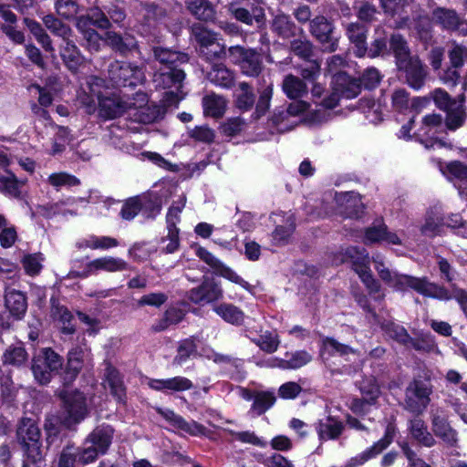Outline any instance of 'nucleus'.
Wrapping results in <instances>:
<instances>
[{
	"instance_id": "f257e3e1",
	"label": "nucleus",
	"mask_w": 467,
	"mask_h": 467,
	"mask_svg": "<svg viewBox=\"0 0 467 467\" xmlns=\"http://www.w3.org/2000/svg\"><path fill=\"white\" fill-rule=\"evenodd\" d=\"M373 262L375 264V269L380 279L395 290L405 291L408 288H411L422 296L440 300H450L454 298L467 317L466 291L460 288H453L452 295H451L446 288L429 282L427 278H418L411 275H399L395 272H391L385 266L379 256L374 257Z\"/></svg>"
},
{
	"instance_id": "f03ea898",
	"label": "nucleus",
	"mask_w": 467,
	"mask_h": 467,
	"mask_svg": "<svg viewBox=\"0 0 467 467\" xmlns=\"http://www.w3.org/2000/svg\"><path fill=\"white\" fill-rule=\"evenodd\" d=\"M380 81L379 72L376 68L367 69L361 78V83L350 78L346 73L340 72L333 77L332 80V94L323 101V108L333 109L339 101L340 98L354 99L360 90L361 84L366 88H375Z\"/></svg>"
},
{
	"instance_id": "7ed1b4c3",
	"label": "nucleus",
	"mask_w": 467,
	"mask_h": 467,
	"mask_svg": "<svg viewBox=\"0 0 467 467\" xmlns=\"http://www.w3.org/2000/svg\"><path fill=\"white\" fill-rule=\"evenodd\" d=\"M42 433L36 420L22 417L16 424V438L23 451V460L46 459L48 448L43 446Z\"/></svg>"
},
{
	"instance_id": "20e7f679",
	"label": "nucleus",
	"mask_w": 467,
	"mask_h": 467,
	"mask_svg": "<svg viewBox=\"0 0 467 467\" xmlns=\"http://www.w3.org/2000/svg\"><path fill=\"white\" fill-rule=\"evenodd\" d=\"M185 72L180 67H160L153 75V83L158 89H168L162 97L165 107L177 106L182 100L185 94L182 92V82Z\"/></svg>"
},
{
	"instance_id": "39448f33",
	"label": "nucleus",
	"mask_w": 467,
	"mask_h": 467,
	"mask_svg": "<svg viewBox=\"0 0 467 467\" xmlns=\"http://www.w3.org/2000/svg\"><path fill=\"white\" fill-rule=\"evenodd\" d=\"M115 434L109 424L98 425L85 439L84 446L80 447L79 463L88 465L95 462L99 456L108 453Z\"/></svg>"
},
{
	"instance_id": "423d86ee",
	"label": "nucleus",
	"mask_w": 467,
	"mask_h": 467,
	"mask_svg": "<svg viewBox=\"0 0 467 467\" xmlns=\"http://www.w3.org/2000/svg\"><path fill=\"white\" fill-rule=\"evenodd\" d=\"M63 363V358L51 348L40 349L31 360L34 379L41 386L48 385L53 377L62 368Z\"/></svg>"
},
{
	"instance_id": "0eeeda50",
	"label": "nucleus",
	"mask_w": 467,
	"mask_h": 467,
	"mask_svg": "<svg viewBox=\"0 0 467 467\" xmlns=\"http://www.w3.org/2000/svg\"><path fill=\"white\" fill-rule=\"evenodd\" d=\"M344 261L350 263L351 268L359 276L370 294H379L376 299L382 300L385 296L380 293V285L373 277L370 270V261L367 251L352 246L346 250Z\"/></svg>"
},
{
	"instance_id": "6e6552de",
	"label": "nucleus",
	"mask_w": 467,
	"mask_h": 467,
	"mask_svg": "<svg viewBox=\"0 0 467 467\" xmlns=\"http://www.w3.org/2000/svg\"><path fill=\"white\" fill-rule=\"evenodd\" d=\"M108 80L116 88L136 87L144 82L145 75L135 64L115 60L109 66Z\"/></svg>"
},
{
	"instance_id": "1a4fd4ad",
	"label": "nucleus",
	"mask_w": 467,
	"mask_h": 467,
	"mask_svg": "<svg viewBox=\"0 0 467 467\" xmlns=\"http://www.w3.org/2000/svg\"><path fill=\"white\" fill-rule=\"evenodd\" d=\"M432 386L427 379H413L407 387L405 408L415 414H421L431 402Z\"/></svg>"
},
{
	"instance_id": "9d476101",
	"label": "nucleus",
	"mask_w": 467,
	"mask_h": 467,
	"mask_svg": "<svg viewBox=\"0 0 467 467\" xmlns=\"http://www.w3.org/2000/svg\"><path fill=\"white\" fill-rule=\"evenodd\" d=\"M229 14L237 21L258 28L265 25V13L263 7L252 5L249 0H232L227 5Z\"/></svg>"
},
{
	"instance_id": "9b49d317",
	"label": "nucleus",
	"mask_w": 467,
	"mask_h": 467,
	"mask_svg": "<svg viewBox=\"0 0 467 467\" xmlns=\"http://www.w3.org/2000/svg\"><path fill=\"white\" fill-rule=\"evenodd\" d=\"M228 52L233 62L239 65L243 74L248 77H257L262 72L263 58L255 49L234 46L229 47Z\"/></svg>"
},
{
	"instance_id": "f8f14e48",
	"label": "nucleus",
	"mask_w": 467,
	"mask_h": 467,
	"mask_svg": "<svg viewBox=\"0 0 467 467\" xmlns=\"http://www.w3.org/2000/svg\"><path fill=\"white\" fill-rule=\"evenodd\" d=\"M223 297V291L214 278L203 276L200 285L187 293V298L193 304L204 305L219 301Z\"/></svg>"
},
{
	"instance_id": "ddd939ff",
	"label": "nucleus",
	"mask_w": 467,
	"mask_h": 467,
	"mask_svg": "<svg viewBox=\"0 0 467 467\" xmlns=\"http://www.w3.org/2000/svg\"><path fill=\"white\" fill-rule=\"evenodd\" d=\"M60 398L64 403V409L67 414L68 420L72 423H78L88 414L86 397L78 390L62 391Z\"/></svg>"
},
{
	"instance_id": "4468645a",
	"label": "nucleus",
	"mask_w": 467,
	"mask_h": 467,
	"mask_svg": "<svg viewBox=\"0 0 467 467\" xmlns=\"http://www.w3.org/2000/svg\"><path fill=\"white\" fill-rule=\"evenodd\" d=\"M197 255L213 270L214 275L237 284L244 289H249L250 285L248 282L244 281L232 268L225 265L205 248L200 247L197 250Z\"/></svg>"
},
{
	"instance_id": "2eb2a0df",
	"label": "nucleus",
	"mask_w": 467,
	"mask_h": 467,
	"mask_svg": "<svg viewBox=\"0 0 467 467\" xmlns=\"http://www.w3.org/2000/svg\"><path fill=\"white\" fill-rule=\"evenodd\" d=\"M360 391L363 394L362 400H353L350 405L351 410L358 415L366 414L369 408L376 402L380 394L379 387L374 379H364L360 383Z\"/></svg>"
},
{
	"instance_id": "dca6fc26",
	"label": "nucleus",
	"mask_w": 467,
	"mask_h": 467,
	"mask_svg": "<svg viewBox=\"0 0 467 467\" xmlns=\"http://www.w3.org/2000/svg\"><path fill=\"white\" fill-rule=\"evenodd\" d=\"M104 41L112 51L123 57L139 49L136 37L130 33L120 34L116 31H107L104 35Z\"/></svg>"
},
{
	"instance_id": "f3484780",
	"label": "nucleus",
	"mask_w": 467,
	"mask_h": 467,
	"mask_svg": "<svg viewBox=\"0 0 467 467\" xmlns=\"http://www.w3.org/2000/svg\"><path fill=\"white\" fill-rule=\"evenodd\" d=\"M432 16L442 28L467 35V20L461 18L454 10L439 7L433 11Z\"/></svg>"
},
{
	"instance_id": "a211bd4d",
	"label": "nucleus",
	"mask_w": 467,
	"mask_h": 467,
	"mask_svg": "<svg viewBox=\"0 0 467 467\" xmlns=\"http://www.w3.org/2000/svg\"><path fill=\"white\" fill-rule=\"evenodd\" d=\"M394 435L395 427L392 424H389L386 428L384 437L366 451L350 459L348 465L349 467H357L364 464L369 459L376 457L392 442Z\"/></svg>"
},
{
	"instance_id": "6ab92c4d",
	"label": "nucleus",
	"mask_w": 467,
	"mask_h": 467,
	"mask_svg": "<svg viewBox=\"0 0 467 467\" xmlns=\"http://www.w3.org/2000/svg\"><path fill=\"white\" fill-rule=\"evenodd\" d=\"M405 74L406 81L414 89H420L426 78V70L418 57H409L397 64Z\"/></svg>"
},
{
	"instance_id": "aec40b11",
	"label": "nucleus",
	"mask_w": 467,
	"mask_h": 467,
	"mask_svg": "<svg viewBox=\"0 0 467 467\" xmlns=\"http://www.w3.org/2000/svg\"><path fill=\"white\" fill-rule=\"evenodd\" d=\"M431 429L433 433L445 443L452 446L457 442V431L451 427L441 410H432Z\"/></svg>"
},
{
	"instance_id": "412c9836",
	"label": "nucleus",
	"mask_w": 467,
	"mask_h": 467,
	"mask_svg": "<svg viewBox=\"0 0 467 467\" xmlns=\"http://www.w3.org/2000/svg\"><path fill=\"white\" fill-rule=\"evenodd\" d=\"M85 354V350L78 346L68 351L66 368L62 375L64 385H68L77 379L83 368Z\"/></svg>"
},
{
	"instance_id": "4be33fe9",
	"label": "nucleus",
	"mask_w": 467,
	"mask_h": 467,
	"mask_svg": "<svg viewBox=\"0 0 467 467\" xmlns=\"http://www.w3.org/2000/svg\"><path fill=\"white\" fill-rule=\"evenodd\" d=\"M185 8L190 15L201 22L214 23L216 8L209 0H185Z\"/></svg>"
},
{
	"instance_id": "5701e85b",
	"label": "nucleus",
	"mask_w": 467,
	"mask_h": 467,
	"mask_svg": "<svg viewBox=\"0 0 467 467\" xmlns=\"http://www.w3.org/2000/svg\"><path fill=\"white\" fill-rule=\"evenodd\" d=\"M3 366L22 368L27 366L29 354L23 343L8 346L1 356Z\"/></svg>"
},
{
	"instance_id": "b1692460",
	"label": "nucleus",
	"mask_w": 467,
	"mask_h": 467,
	"mask_svg": "<svg viewBox=\"0 0 467 467\" xmlns=\"http://www.w3.org/2000/svg\"><path fill=\"white\" fill-rule=\"evenodd\" d=\"M87 269L93 274L99 271L117 273L129 270L130 265L122 258L108 255L90 261L87 265Z\"/></svg>"
},
{
	"instance_id": "393cba45",
	"label": "nucleus",
	"mask_w": 467,
	"mask_h": 467,
	"mask_svg": "<svg viewBox=\"0 0 467 467\" xmlns=\"http://www.w3.org/2000/svg\"><path fill=\"white\" fill-rule=\"evenodd\" d=\"M148 385L150 389L157 391H185L192 389V382L184 377L177 376L165 379H150Z\"/></svg>"
},
{
	"instance_id": "a878e982",
	"label": "nucleus",
	"mask_w": 467,
	"mask_h": 467,
	"mask_svg": "<svg viewBox=\"0 0 467 467\" xmlns=\"http://www.w3.org/2000/svg\"><path fill=\"white\" fill-rule=\"evenodd\" d=\"M5 306L16 320L24 317L27 309V299L21 291L11 289L5 294Z\"/></svg>"
},
{
	"instance_id": "bb28decb",
	"label": "nucleus",
	"mask_w": 467,
	"mask_h": 467,
	"mask_svg": "<svg viewBox=\"0 0 467 467\" xmlns=\"http://www.w3.org/2000/svg\"><path fill=\"white\" fill-rule=\"evenodd\" d=\"M153 56L155 60L161 64V67H181L182 64L187 63L189 60L187 54L177 52L162 47H153Z\"/></svg>"
},
{
	"instance_id": "cd10ccee",
	"label": "nucleus",
	"mask_w": 467,
	"mask_h": 467,
	"mask_svg": "<svg viewBox=\"0 0 467 467\" xmlns=\"http://www.w3.org/2000/svg\"><path fill=\"white\" fill-rule=\"evenodd\" d=\"M128 110L125 98L105 97L99 101V114L106 119H115Z\"/></svg>"
},
{
	"instance_id": "c85d7f7f",
	"label": "nucleus",
	"mask_w": 467,
	"mask_h": 467,
	"mask_svg": "<svg viewBox=\"0 0 467 467\" xmlns=\"http://www.w3.org/2000/svg\"><path fill=\"white\" fill-rule=\"evenodd\" d=\"M157 412L161 415L172 426L180 429L187 433L196 435L201 432L203 427L194 421L187 422L182 417L177 415L173 410L169 409L157 408Z\"/></svg>"
},
{
	"instance_id": "c756f323",
	"label": "nucleus",
	"mask_w": 467,
	"mask_h": 467,
	"mask_svg": "<svg viewBox=\"0 0 467 467\" xmlns=\"http://www.w3.org/2000/svg\"><path fill=\"white\" fill-rule=\"evenodd\" d=\"M207 79L223 88H230L234 82V73L223 63H215L207 74Z\"/></svg>"
},
{
	"instance_id": "7c9ffc66",
	"label": "nucleus",
	"mask_w": 467,
	"mask_h": 467,
	"mask_svg": "<svg viewBox=\"0 0 467 467\" xmlns=\"http://www.w3.org/2000/svg\"><path fill=\"white\" fill-rule=\"evenodd\" d=\"M382 327L391 338L407 347L411 346L412 348L418 350H430L432 348V345H428L427 348L421 347L418 342H416L410 337V335L407 333L406 329L403 327H400L397 324H384L382 325Z\"/></svg>"
},
{
	"instance_id": "2f4dec72",
	"label": "nucleus",
	"mask_w": 467,
	"mask_h": 467,
	"mask_svg": "<svg viewBox=\"0 0 467 467\" xmlns=\"http://www.w3.org/2000/svg\"><path fill=\"white\" fill-rule=\"evenodd\" d=\"M64 46L60 50L61 58L66 67L72 72H76L78 67L82 64L83 57L75 43L68 38L65 40Z\"/></svg>"
},
{
	"instance_id": "473e14b6",
	"label": "nucleus",
	"mask_w": 467,
	"mask_h": 467,
	"mask_svg": "<svg viewBox=\"0 0 467 467\" xmlns=\"http://www.w3.org/2000/svg\"><path fill=\"white\" fill-rule=\"evenodd\" d=\"M336 201L338 206L343 208V212L349 217L358 216V213L364 208L360 195L353 192L337 194Z\"/></svg>"
},
{
	"instance_id": "72a5a7b5",
	"label": "nucleus",
	"mask_w": 467,
	"mask_h": 467,
	"mask_svg": "<svg viewBox=\"0 0 467 467\" xmlns=\"http://www.w3.org/2000/svg\"><path fill=\"white\" fill-rule=\"evenodd\" d=\"M348 36L351 43L355 45L354 53L357 57H362L367 52L366 47V33L367 28L365 26L358 23H352L348 25Z\"/></svg>"
},
{
	"instance_id": "f704fd0d",
	"label": "nucleus",
	"mask_w": 467,
	"mask_h": 467,
	"mask_svg": "<svg viewBox=\"0 0 467 467\" xmlns=\"http://www.w3.org/2000/svg\"><path fill=\"white\" fill-rule=\"evenodd\" d=\"M213 311L225 322L241 326L244 321L245 315L238 306L233 304L222 303L213 307Z\"/></svg>"
},
{
	"instance_id": "c9c22d12",
	"label": "nucleus",
	"mask_w": 467,
	"mask_h": 467,
	"mask_svg": "<svg viewBox=\"0 0 467 467\" xmlns=\"http://www.w3.org/2000/svg\"><path fill=\"white\" fill-rule=\"evenodd\" d=\"M105 379L111 394L119 401L122 400L126 393L123 380L119 372L110 363H106Z\"/></svg>"
},
{
	"instance_id": "e433bc0d",
	"label": "nucleus",
	"mask_w": 467,
	"mask_h": 467,
	"mask_svg": "<svg viewBox=\"0 0 467 467\" xmlns=\"http://www.w3.org/2000/svg\"><path fill=\"white\" fill-rule=\"evenodd\" d=\"M25 182L19 181L16 176L6 171L5 174L0 175V192L4 194L20 199L22 197L21 188L24 186Z\"/></svg>"
},
{
	"instance_id": "4c0bfd02",
	"label": "nucleus",
	"mask_w": 467,
	"mask_h": 467,
	"mask_svg": "<svg viewBox=\"0 0 467 467\" xmlns=\"http://www.w3.org/2000/svg\"><path fill=\"white\" fill-rule=\"evenodd\" d=\"M282 89L290 99H299L306 93V85L300 78L288 74L282 82Z\"/></svg>"
},
{
	"instance_id": "58836bf2",
	"label": "nucleus",
	"mask_w": 467,
	"mask_h": 467,
	"mask_svg": "<svg viewBox=\"0 0 467 467\" xmlns=\"http://www.w3.org/2000/svg\"><path fill=\"white\" fill-rule=\"evenodd\" d=\"M410 433L413 439L426 447H431L435 444V440L429 432L425 422L420 419L415 418L410 421L409 425Z\"/></svg>"
},
{
	"instance_id": "ea45409f",
	"label": "nucleus",
	"mask_w": 467,
	"mask_h": 467,
	"mask_svg": "<svg viewBox=\"0 0 467 467\" xmlns=\"http://www.w3.org/2000/svg\"><path fill=\"white\" fill-rule=\"evenodd\" d=\"M52 315L62 324V333L67 335L75 333V326L72 324L73 315L66 306L59 305L54 299H52Z\"/></svg>"
},
{
	"instance_id": "a19ab883",
	"label": "nucleus",
	"mask_w": 467,
	"mask_h": 467,
	"mask_svg": "<svg viewBox=\"0 0 467 467\" xmlns=\"http://www.w3.org/2000/svg\"><path fill=\"white\" fill-rule=\"evenodd\" d=\"M272 30L283 38H290L296 36V26L286 15H276L272 21Z\"/></svg>"
},
{
	"instance_id": "79ce46f5",
	"label": "nucleus",
	"mask_w": 467,
	"mask_h": 467,
	"mask_svg": "<svg viewBox=\"0 0 467 467\" xmlns=\"http://www.w3.org/2000/svg\"><path fill=\"white\" fill-rule=\"evenodd\" d=\"M203 112L205 115L220 118L223 115L226 108V101L223 97L212 94L202 99Z\"/></svg>"
},
{
	"instance_id": "37998d69",
	"label": "nucleus",
	"mask_w": 467,
	"mask_h": 467,
	"mask_svg": "<svg viewBox=\"0 0 467 467\" xmlns=\"http://www.w3.org/2000/svg\"><path fill=\"white\" fill-rule=\"evenodd\" d=\"M45 26L54 35L61 37L63 41L72 36V29L54 15H47L43 17Z\"/></svg>"
},
{
	"instance_id": "c03bdc74",
	"label": "nucleus",
	"mask_w": 467,
	"mask_h": 467,
	"mask_svg": "<svg viewBox=\"0 0 467 467\" xmlns=\"http://www.w3.org/2000/svg\"><path fill=\"white\" fill-rule=\"evenodd\" d=\"M295 218L293 214H288L285 224L276 225L275 231L273 232V239L277 245H284L289 242L290 237L292 236L295 231Z\"/></svg>"
},
{
	"instance_id": "a18cd8bd",
	"label": "nucleus",
	"mask_w": 467,
	"mask_h": 467,
	"mask_svg": "<svg viewBox=\"0 0 467 467\" xmlns=\"http://www.w3.org/2000/svg\"><path fill=\"white\" fill-rule=\"evenodd\" d=\"M444 228V219L438 213L427 214L425 223L420 227V232L427 237H434L441 234Z\"/></svg>"
},
{
	"instance_id": "49530a36",
	"label": "nucleus",
	"mask_w": 467,
	"mask_h": 467,
	"mask_svg": "<svg viewBox=\"0 0 467 467\" xmlns=\"http://www.w3.org/2000/svg\"><path fill=\"white\" fill-rule=\"evenodd\" d=\"M253 343L260 348L261 350L272 354L275 352L279 346V339L275 333L271 331H265L258 337L249 336Z\"/></svg>"
},
{
	"instance_id": "de8ad7c7",
	"label": "nucleus",
	"mask_w": 467,
	"mask_h": 467,
	"mask_svg": "<svg viewBox=\"0 0 467 467\" xmlns=\"http://www.w3.org/2000/svg\"><path fill=\"white\" fill-rule=\"evenodd\" d=\"M119 244V241L116 238L110 236H97L91 235L88 239L84 240L82 243L78 244V246L87 247L93 250L101 249V250H109L114 247H117Z\"/></svg>"
},
{
	"instance_id": "09e8293b",
	"label": "nucleus",
	"mask_w": 467,
	"mask_h": 467,
	"mask_svg": "<svg viewBox=\"0 0 467 467\" xmlns=\"http://www.w3.org/2000/svg\"><path fill=\"white\" fill-rule=\"evenodd\" d=\"M254 104V94L252 87L246 82H241L238 86L235 105L242 110H249Z\"/></svg>"
},
{
	"instance_id": "8fccbe9b",
	"label": "nucleus",
	"mask_w": 467,
	"mask_h": 467,
	"mask_svg": "<svg viewBox=\"0 0 467 467\" xmlns=\"http://www.w3.org/2000/svg\"><path fill=\"white\" fill-rule=\"evenodd\" d=\"M24 23L45 50L53 51L51 38L38 22L26 17Z\"/></svg>"
},
{
	"instance_id": "3c124183",
	"label": "nucleus",
	"mask_w": 467,
	"mask_h": 467,
	"mask_svg": "<svg viewBox=\"0 0 467 467\" xmlns=\"http://www.w3.org/2000/svg\"><path fill=\"white\" fill-rule=\"evenodd\" d=\"M445 119L446 128L450 130H455L462 126L466 119V113L462 103L452 105V108L446 111Z\"/></svg>"
},
{
	"instance_id": "603ef678",
	"label": "nucleus",
	"mask_w": 467,
	"mask_h": 467,
	"mask_svg": "<svg viewBox=\"0 0 467 467\" xmlns=\"http://www.w3.org/2000/svg\"><path fill=\"white\" fill-rule=\"evenodd\" d=\"M275 400L276 398L274 392L256 391L254 401L252 405V410L257 415H262L275 404Z\"/></svg>"
},
{
	"instance_id": "864d4df0",
	"label": "nucleus",
	"mask_w": 467,
	"mask_h": 467,
	"mask_svg": "<svg viewBox=\"0 0 467 467\" xmlns=\"http://www.w3.org/2000/svg\"><path fill=\"white\" fill-rule=\"evenodd\" d=\"M443 130L442 119L439 114L427 115L422 119L420 134L422 136L437 135Z\"/></svg>"
},
{
	"instance_id": "5fc2aeb1",
	"label": "nucleus",
	"mask_w": 467,
	"mask_h": 467,
	"mask_svg": "<svg viewBox=\"0 0 467 467\" xmlns=\"http://www.w3.org/2000/svg\"><path fill=\"white\" fill-rule=\"evenodd\" d=\"M311 359L310 355L306 351H298L289 358L286 359H276L275 362H278L277 366L283 369H296L308 363Z\"/></svg>"
},
{
	"instance_id": "6e6d98bb",
	"label": "nucleus",
	"mask_w": 467,
	"mask_h": 467,
	"mask_svg": "<svg viewBox=\"0 0 467 467\" xmlns=\"http://www.w3.org/2000/svg\"><path fill=\"white\" fill-rule=\"evenodd\" d=\"M192 35L194 36L200 48L209 46L216 40L217 34L207 29L200 23H195L191 27Z\"/></svg>"
},
{
	"instance_id": "4d7b16f0",
	"label": "nucleus",
	"mask_w": 467,
	"mask_h": 467,
	"mask_svg": "<svg viewBox=\"0 0 467 467\" xmlns=\"http://www.w3.org/2000/svg\"><path fill=\"white\" fill-rule=\"evenodd\" d=\"M244 127V119L240 117H235L230 118L223 122L219 130L223 135L232 138L240 134Z\"/></svg>"
},
{
	"instance_id": "13d9d810",
	"label": "nucleus",
	"mask_w": 467,
	"mask_h": 467,
	"mask_svg": "<svg viewBox=\"0 0 467 467\" xmlns=\"http://www.w3.org/2000/svg\"><path fill=\"white\" fill-rule=\"evenodd\" d=\"M197 350V347L192 338L182 340L177 349V355L173 358V364L182 365L193 353Z\"/></svg>"
},
{
	"instance_id": "bf43d9fd",
	"label": "nucleus",
	"mask_w": 467,
	"mask_h": 467,
	"mask_svg": "<svg viewBox=\"0 0 467 467\" xmlns=\"http://www.w3.org/2000/svg\"><path fill=\"white\" fill-rule=\"evenodd\" d=\"M200 55L207 61L221 60L226 57V48L216 40L203 48H199Z\"/></svg>"
},
{
	"instance_id": "052dcab7",
	"label": "nucleus",
	"mask_w": 467,
	"mask_h": 467,
	"mask_svg": "<svg viewBox=\"0 0 467 467\" xmlns=\"http://www.w3.org/2000/svg\"><path fill=\"white\" fill-rule=\"evenodd\" d=\"M47 182L57 190L61 187H71L80 183V181L77 177L67 172L52 173L49 175Z\"/></svg>"
},
{
	"instance_id": "680f3d73",
	"label": "nucleus",
	"mask_w": 467,
	"mask_h": 467,
	"mask_svg": "<svg viewBox=\"0 0 467 467\" xmlns=\"http://www.w3.org/2000/svg\"><path fill=\"white\" fill-rule=\"evenodd\" d=\"M55 9L57 15L65 19H71L79 12V6L74 0H57Z\"/></svg>"
},
{
	"instance_id": "e2e57ef3",
	"label": "nucleus",
	"mask_w": 467,
	"mask_h": 467,
	"mask_svg": "<svg viewBox=\"0 0 467 467\" xmlns=\"http://www.w3.org/2000/svg\"><path fill=\"white\" fill-rule=\"evenodd\" d=\"M80 447L67 445L59 454L57 467H74L78 460L79 462Z\"/></svg>"
},
{
	"instance_id": "0e129e2a",
	"label": "nucleus",
	"mask_w": 467,
	"mask_h": 467,
	"mask_svg": "<svg viewBox=\"0 0 467 467\" xmlns=\"http://www.w3.org/2000/svg\"><path fill=\"white\" fill-rule=\"evenodd\" d=\"M227 431L235 441H238L242 443H247L261 448L266 446V442L259 438L254 431H235L233 430H227Z\"/></svg>"
},
{
	"instance_id": "69168bd1",
	"label": "nucleus",
	"mask_w": 467,
	"mask_h": 467,
	"mask_svg": "<svg viewBox=\"0 0 467 467\" xmlns=\"http://www.w3.org/2000/svg\"><path fill=\"white\" fill-rule=\"evenodd\" d=\"M390 48L396 57L397 64L410 57L407 43L400 35L391 36Z\"/></svg>"
},
{
	"instance_id": "338daca9",
	"label": "nucleus",
	"mask_w": 467,
	"mask_h": 467,
	"mask_svg": "<svg viewBox=\"0 0 467 467\" xmlns=\"http://www.w3.org/2000/svg\"><path fill=\"white\" fill-rule=\"evenodd\" d=\"M142 200L139 196L130 198L123 204L120 216L127 221L132 220L142 209Z\"/></svg>"
},
{
	"instance_id": "774afa93",
	"label": "nucleus",
	"mask_w": 467,
	"mask_h": 467,
	"mask_svg": "<svg viewBox=\"0 0 467 467\" xmlns=\"http://www.w3.org/2000/svg\"><path fill=\"white\" fill-rule=\"evenodd\" d=\"M450 63L454 68L462 67L467 63V47L461 45H453L449 52Z\"/></svg>"
}]
</instances>
